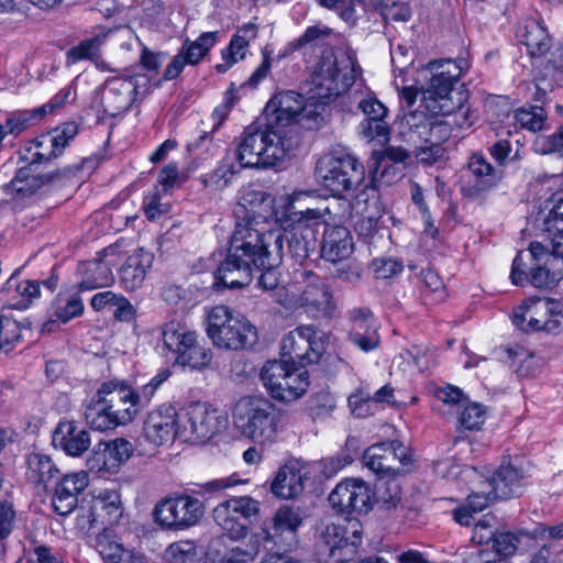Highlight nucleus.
Returning a JSON list of instances; mask_svg holds the SVG:
<instances>
[{
  "mask_svg": "<svg viewBox=\"0 0 563 563\" xmlns=\"http://www.w3.org/2000/svg\"><path fill=\"white\" fill-rule=\"evenodd\" d=\"M514 118L522 128L536 132L542 129L543 110L539 107L519 109L515 112Z\"/></svg>",
  "mask_w": 563,
  "mask_h": 563,
  "instance_id": "62",
  "label": "nucleus"
},
{
  "mask_svg": "<svg viewBox=\"0 0 563 563\" xmlns=\"http://www.w3.org/2000/svg\"><path fill=\"white\" fill-rule=\"evenodd\" d=\"M227 419L217 409L195 402L187 407L180 420L179 437L186 441H208L225 428Z\"/></svg>",
  "mask_w": 563,
  "mask_h": 563,
  "instance_id": "14",
  "label": "nucleus"
},
{
  "mask_svg": "<svg viewBox=\"0 0 563 563\" xmlns=\"http://www.w3.org/2000/svg\"><path fill=\"white\" fill-rule=\"evenodd\" d=\"M554 307V300L531 299L515 310L512 322L517 328L526 332L540 331Z\"/></svg>",
  "mask_w": 563,
  "mask_h": 563,
  "instance_id": "32",
  "label": "nucleus"
},
{
  "mask_svg": "<svg viewBox=\"0 0 563 563\" xmlns=\"http://www.w3.org/2000/svg\"><path fill=\"white\" fill-rule=\"evenodd\" d=\"M136 89L135 77H110L96 91L95 101L101 106L106 114L115 117L131 107Z\"/></svg>",
  "mask_w": 563,
  "mask_h": 563,
  "instance_id": "16",
  "label": "nucleus"
},
{
  "mask_svg": "<svg viewBox=\"0 0 563 563\" xmlns=\"http://www.w3.org/2000/svg\"><path fill=\"white\" fill-rule=\"evenodd\" d=\"M362 527L357 520H349L346 527L325 525L317 539V552L322 563H347L356 554L362 542Z\"/></svg>",
  "mask_w": 563,
  "mask_h": 563,
  "instance_id": "8",
  "label": "nucleus"
},
{
  "mask_svg": "<svg viewBox=\"0 0 563 563\" xmlns=\"http://www.w3.org/2000/svg\"><path fill=\"white\" fill-rule=\"evenodd\" d=\"M349 406L356 417H366L372 413V393L366 388H358L349 399Z\"/></svg>",
  "mask_w": 563,
  "mask_h": 563,
  "instance_id": "63",
  "label": "nucleus"
},
{
  "mask_svg": "<svg viewBox=\"0 0 563 563\" xmlns=\"http://www.w3.org/2000/svg\"><path fill=\"white\" fill-rule=\"evenodd\" d=\"M351 328L349 340L363 352H371L378 347L380 338L378 327L368 308H353L349 312Z\"/></svg>",
  "mask_w": 563,
  "mask_h": 563,
  "instance_id": "27",
  "label": "nucleus"
},
{
  "mask_svg": "<svg viewBox=\"0 0 563 563\" xmlns=\"http://www.w3.org/2000/svg\"><path fill=\"white\" fill-rule=\"evenodd\" d=\"M90 159H84L80 166H68L48 174H35L34 168L21 167L9 186L16 192L24 196L32 195L46 184L55 181L62 177L75 176L85 165L90 164Z\"/></svg>",
  "mask_w": 563,
  "mask_h": 563,
  "instance_id": "28",
  "label": "nucleus"
},
{
  "mask_svg": "<svg viewBox=\"0 0 563 563\" xmlns=\"http://www.w3.org/2000/svg\"><path fill=\"white\" fill-rule=\"evenodd\" d=\"M449 134H441L432 140L428 141L427 144L420 146H411L412 153L417 159L423 164H434L441 159L444 155L443 141L446 140Z\"/></svg>",
  "mask_w": 563,
  "mask_h": 563,
  "instance_id": "57",
  "label": "nucleus"
},
{
  "mask_svg": "<svg viewBox=\"0 0 563 563\" xmlns=\"http://www.w3.org/2000/svg\"><path fill=\"white\" fill-rule=\"evenodd\" d=\"M112 35V33H101L81 41L67 52V64L70 65L85 59L96 60L100 57L101 46L104 44L106 40Z\"/></svg>",
  "mask_w": 563,
  "mask_h": 563,
  "instance_id": "50",
  "label": "nucleus"
},
{
  "mask_svg": "<svg viewBox=\"0 0 563 563\" xmlns=\"http://www.w3.org/2000/svg\"><path fill=\"white\" fill-rule=\"evenodd\" d=\"M235 158L225 156L212 172L201 176V181L206 187L214 190H223L230 186L232 179L243 167L234 162Z\"/></svg>",
  "mask_w": 563,
  "mask_h": 563,
  "instance_id": "46",
  "label": "nucleus"
},
{
  "mask_svg": "<svg viewBox=\"0 0 563 563\" xmlns=\"http://www.w3.org/2000/svg\"><path fill=\"white\" fill-rule=\"evenodd\" d=\"M520 539L508 531H498L493 542L487 548H482L470 560L478 563H499L515 554Z\"/></svg>",
  "mask_w": 563,
  "mask_h": 563,
  "instance_id": "34",
  "label": "nucleus"
},
{
  "mask_svg": "<svg viewBox=\"0 0 563 563\" xmlns=\"http://www.w3.org/2000/svg\"><path fill=\"white\" fill-rule=\"evenodd\" d=\"M324 352V342L311 325H299L282 340L280 358L303 367L317 363Z\"/></svg>",
  "mask_w": 563,
  "mask_h": 563,
  "instance_id": "12",
  "label": "nucleus"
},
{
  "mask_svg": "<svg viewBox=\"0 0 563 563\" xmlns=\"http://www.w3.org/2000/svg\"><path fill=\"white\" fill-rule=\"evenodd\" d=\"M536 261V267H531L530 283L537 288H545L554 285L563 278V256L554 254L550 242L543 244L534 241L527 252L521 251L512 262L510 278L517 286L523 285L528 279L527 261Z\"/></svg>",
  "mask_w": 563,
  "mask_h": 563,
  "instance_id": "6",
  "label": "nucleus"
},
{
  "mask_svg": "<svg viewBox=\"0 0 563 563\" xmlns=\"http://www.w3.org/2000/svg\"><path fill=\"white\" fill-rule=\"evenodd\" d=\"M549 202L552 207L543 220V231L552 234L549 242L554 254L563 256V189L555 191Z\"/></svg>",
  "mask_w": 563,
  "mask_h": 563,
  "instance_id": "39",
  "label": "nucleus"
},
{
  "mask_svg": "<svg viewBox=\"0 0 563 563\" xmlns=\"http://www.w3.org/2000/svg\"><path fill=\"white\" fill-rule=\"evenodd\" d=\"M153 254L144 249L130 255L120 271L121 280L128 289H136L144 282L146 271L152 266Z\"/></svg>",
  "mask_w": 563,
  "mask_h": 563,
  "instance_id": "38",
  "label": "nucleus"
},
{
  "mask_svg": "<svg viewBox=\"0 0 563 563\" xmlns=\"http://www.w3.org/2000/svg\"><path fill=\"white\" fill-rule=\"evenodd\" d=\"M435 96V109H424L431 115H449L459 110L466 101V95L462 90L439 91Z\"/></svg>",
  "mask_w": 563,
  "mask_h": 563,
  "instance_id": "54",
  "label": "nucleus"
},
{
  "mask_svg": "<svg viewBox=\"0 0 563 563\" xmlns=\"http://www.w3.org/2000/svg\"><path fill=\"white\" fill-rule=\"evenodd\" d=\"M354 102L365 115L360 124V133L367 141L385 142L389 136V124L386 121L388 110L371 91L356 89L354 92Z\"/></svg>",
  "mask_w": 563,
  "mask_h": 563,
  "instance_id": "15",
  "label": "nucleus"
},
{
  "mask_svg": "<svg viewBox=\"0 0 563 563\" xmlns=\"http://www.w3.org/2000/svg\"><path fill=\"white\" fill-rule=\"evenodd\" d=\"M257 36L254 24H245L232 36L229 45L222 51L223 63L216 65L218 73H225L234 64L242 60L247 53L251 40Z\"/></svg>",
  "mask_w": 563,
  "mask_h": 563,
  "instance_id": "37",
  "label": "nucleus"
},
{
  "mask_svg": "<svg viewBox=\"0 0 563 563\" xmlns=\"http://www.w3.org/2000/svg\"><path fill=\"white\" fill-rule=\"evenodd\" d=\"M79 128L75 122L65 123L60 129L55 130V134L41 135L40 145L49 148L54 158L58 157L70 140L78 134Z\"/></svg>",
  "mask_w": 563,
  "mask_h": 563,
  "instance_id": "51",
  "label": "nucleus"
},
{
  "mask_svg": "<svg viewBox=\"0 0 563 563\" xmlns=\"http://www.w3.org/2000/svg\"><path fill=\"white\" fill-rule=\"evenodd\" d=\"M519 36L532 57L544 55L551 47L547 30L537 20H527Z\"/></svg>",
  "mask_w": 563,
  "mask_h": 563,
  "instance_id": "42",
  "label": "nucleus"
},
{
  "mask_svg": "<svg viewBox=\"0 0 563 563\" xmlns=\"http://www.w3.org/2000/svg\"><path fill=\"white\" fill-rule=\"evenodd\" d=\"M53 444L70 456L82 455L90 446V434L73 421L58 423L54 434Z\"/></svg>",
  "mask_w": 563,
  "mask_h": 563,
  "instance_id": "33",
  "label": "nucleus"
},
{
  "mask_svg": "<svg viewBox=\"0 0 563 563\" xmlns=\"http://www.w3.org/2000/svg\"><path fill=\"white\" fill-rule=\"evenodd\" d=\"M427 69L430 71L428 87L422 91L421 104L423 109H435V96H440L439 91L457 90L459 78L462 74L460 66L452 59L432 60L428 64Z\"/></svg>",
  "mask_w": 563,
  "mask_h": 563,
  "instance_id": "23",
  "label": "nucleus"
},
{
  "mask_svg": "<svg viewBox=\"0 0 563 563\" xmlns=\"http://www.w3.org/2000/svg\"><path fill=\"white\" fill-rule=\"evenodd\" d=\"M332 34V30L327 25L308 26L302 35L290 43L292 49H301L307 45H314L328 38Z\"/></svg>",
  "mask_w": 563,
  "mask_h": 563,
  "instance_id": "58",
  "label": "nucleus"
},
{
  "mask_svg": "<svg viewBox=\"0 0 563 563\" xmlns=\"http://www.w3.org/2000/svg\"><path fill=\"white\" fill-rule=\"evenodd\" d=\"M40 142L41 136L30 142V144L20 152V161L26 164L25 167L33 168L36 164L48 162L54 158L51 152H40ZM42 147L45 146L42 145Z\"/></svg>",
  "mask_w": 563,
  "mask_h": 563,
  "instance_id": "64",
  "label": "nucleus"
},
{
  "mask_svg": "<svg viewBox=\"0 0 563 563\" xmlns=\"http://www.w3.org/2000/svg\"><path fill=\"white\" fill-rule=\"evenodd\" d=\"M306 473L292 466L282 467L275 476L271 490L278 498H295L303 492Z\"/></svg>",
  "mask_w": 563,
  "mask_h": 563,
  "instance_id": "40",
  "label": "nucleus"
},
{
  "mask_svg": "<svg viewBox=\"0 0 563 563\" xmlns=\"http://www.w3.org/2000/svg\"><path fill=\"white\" fill-rule=\"evenodd\" d=\"M306 109L305 98L295 91H280L276 93L266 104L265 112L268 118V125L277 126L275 130H284L296 121Z\"/></svg>",
  "mask_w": 563,
  "mask_h": 563,
  "instance_id": "24",
  "label": "nucleus"
},
{
  "mask_svg": "<svg viewBox=\"0 0 563 563\" xmlns=\"http://www.w3.org/2000/svg\"><path fill=\"white\" fill-rule=\"evenodd\" d=\"M283 242L286 240L288 244V251L291 257L301 263L309 257L311 251L314 250L316 235L311 224L294 223L289 231H282Z\"/></svg>",
  "mask_w": 563,
  "mask_h": 563,
  "instance_id": "36",
  "label": "nucleus"
},
{
  "mask_svg": "<svg viewBox=\"0 0 563 563\" xmlns=\"http://www.w3.org/2000/svg\"><path fill=\"white\" fill-rule=\"evenodd\" d=\"M95 548L104 563L114 562L126 551L109 529H104L97 536Z\"/></svg>",
  "mask_w": 563,
  "mask_h": 563,
  "instance_id": "55",
  "label": "nucleus"
},
{
  "mask_svg": "<svg viewBox=\"0 0 563 563\" xmlns=\"http://www.w3.org/2000/svg\"><path fill=\"white\" fill-rule=\"evenodd\" d=\"M318 180L333 195L356 189L365 179L364 166L352 154H328L316 165Z\"/></svg>",
  "mask_w": 563,
  "mask_h": 563,
  "instance_id": "9",
  "label": "nucleus"
},
{
  "mask_svg": "<svg viewBox=\"0 0 563 563\" xmlns=\"http://www.w3.org/2000/svg\"><path fill=\"white\" fill-rule=\"evenodd\" d=\"M292 142L287 131L247 128L236 146L234 158L243 168H266L276 165L291 151Z\"/></svg>",
  "mask_w": 563,
  "mask_h": 563,
  "instance_id": "3",
  "label": "nucleus"
},
{
  "mask_svg": "<svg viewBox=\"0 0 563 563\" xmlns=\"http://www.w3.org/2000/svg\"><path fill=\"white\" fill-rule=\"evenodd\" d=\"M16 269L12 276L7 280L5 290L8 292L14 291L20 296V300L15 303L19 309L27 308L34 298L40 296V284L33 280L18 282L15 276Z\"/></svg>",
  "mask_w": 563,
  "mask_h": 563,
  "instance_id": "52",
  "label": "nucleus"
},
{
  "mask_svg": "<svg viewBox=\"0 0 563 563\" xmlns=\"http://www.w3.org/2000/svg\"><path fill=\"white\" fill-rule=\"evenodd\" d=\"M321 250L323 256L333 263L347 258L353 252L352 236L347 228L328 227L323 233Z\"/></svg>",
  "mask_w": 563,
  "mask_h": 563,
  "instance_id": "35",
  "label": "nucleus"
},
{
  "mask_svg": "<svg viewBox=\"0 0 563 563\" xmlns=\"http://www.w3.org/2000/svg\"><path fill=\"white\" fill-rule=\"evenodd\" d=\"M88 483V474L84 471L65 475L52 498L54 510L60 516L70 514L77 506L78 495Z\"/></svg>",
  "mask_w": 563,
  "mask_h": 563,
  "instance_id": "29",
  "label": "nucleus"
},
{
  "mask_svg": "<svg viewBox=\"0 0 563 563\" xmlns=\"http://www.w3.org/2000/svg\"><path fill=\"white\" fill-rule=\"evenodd\" d=\"M376 503L385 510L395 509L401 500V487L395 478H380L376 486Z\"/></svg>",
  "mask_w": 563,
  "mask_h": 563,
  "instance_id": "53",
  "label": "nucleus"
},
{
  "mask_svg": "<svg viewBox=\"0 0 563 563\" xmlns=\"http://www.w3.org/2000/svg\"><path fill=\"white\" fill-rule=\"evenodd\" d=\"M410 461L408 449L397 441L374 444L363 454L366 467L376 474L388 476L404 472L399 466H406Z\"/></svg>",
  "mask_w": 563,
  "mask_h": 563,
  "instance_id": "19",
  "label": "nucleus"
},
{
  "mask_svg": "<svg viewBox=\"0 0 563 563\" xmlns=\"http://www.w3.org/2000/svg\"><path fill=\"white\" fill-rule=\"evenodd\" d=\"M441 134H449L448 126L430 119L424 111H411L399 123V135L410 147L427 144Z\"/></svg>",
  "mask_w": 563,
  "mask_h": 563,
  "instance_id": "22",
  "label": "nucleus"
},
{
  "mask_svg": "<svg viewBox=\"0 0 563 563\" xmlns=\"http://www.w3.org/2000/svg\"><path fill=\"white\" fill-rule=\"evenodd\" d=\"M433 470L438 476L455 481L461 488L464 484L470 485L482 479V476L474 467H461L452 460L437 462Z\"/></svg>",
  "mask_w": 563,
  "mask_h": 563,
  "instance_id": "47",
  "label": "nucleus"
},
{
  "mask_svg": "<svg viewBox=\"0 0 563 563\" xmlns=\"http://www.w3.org/2000/svg\"><path fill=\"white\" fill-rule=\"evenodd\" d=\"M501 172L497 170L483 154H473L461 176V192L477 198L498 185Z\"/></svg>",
  "mask_w": 563,
  "mask_h": 563,
  "instance_id": "18",
  "label": "nucleus"
},
{
  "mask_svg": "<svg viewBox=\"0 0 563 563\" xmlns=\"http://www.w3.org/2000/svg\"><path fill=\"white\" fill-rule=\"evenodd\" d=\"M509 367L520 376L531 375L533 355L522 347L508 349Z\"/></svg>",
  "mask_w": 563,
  "mask_h": 563,
  "instance_id": "60",
  "label": "nucleus"
},
{
  "mask_svg": "<svg viewBox=\"0 0 563 563\" xmlns=\"http://www.w3.org/2000/svg\"><path fill=\"white\" fill-rule=\"evenodd\" d=\"M84 416L86 423L97 431H107L118 427L111 411L108 410L107 402L99 399L97 395L87 405Z\"/></svg>",
  "mask_w": 563,
  "mask_h": 563,
  "instance_id": "49",
  "label": "nucleus"
},
{
  "mask_svg": "<svg viewBox=\"0 0 563 563\" xmlns=\"http://www.w3.org/2000/svg\"><path fill=\"white\" fill-rule=\"evenodd\" d=\"M97 397L108 405V410L118 426L132 422L140 409L135 402L134 389L123 383L109 380L101 384Z\"/></svg>",
  "mask_w": 563,
  "mask_h": 563,
  "instance_id": "20",
  "label": "nucleus"
},
{
  "mask_svg": "<svg viewBox=\"0 0 563 563\" xmlns=\"http://www.w3.org/2000/svg\"><path fill=\"white\" fill-rule=\"evenodd\" d=\"M410 157V152L401 146H389L382 155H373L371 158V183L365 189L376 187L377 184H390L396 175L393 163H405Z\"/></svg>",
  "mask_w": 563,
  "mask_h": 563,
  "instance_id": "31",
  "label": "nucleus"
},
{
  "mask_svg": "<svg viewBox=\"0 0 563 563\" xmlns=\"http://www.w3.org/2000/svg\"><path fill=\"white\" fill-rule=\"evenodd\" d=\"M45 115L46 107L11 112L4 123H1L3 139L8 135L16 137Z\"/></svg>",
  "mask_w": 563,
  "mask_h": 563,
  "instance_id": "44",
  "label": "nucleus"
},
{
  "mask_svg": "<svg viewBox=\"0 0 563 563\" xmlns=\"http://www.w3.org/2000/svg\"><path fill=\"white\" fill-rule=\"evenodd\" d=\"M165 558L169 563H198L197 545L190 540H180L168 545Z\"/></svg>",
  "mask_w": 563,
  "mask_h": 563,
  "instance_id": "56",
  "label": "nucleus"
},
{
  "mask_svg": "<svg viewBox=\"0 0 563 563\" xmlns=\"http://www.w3.org/2000/svg\"><path fill=\"white\" fill-rule=\"evenodd\" d=\"M284 418L282 410L263 397H242L232 408L235 430L257 444L275 442L285 427Z\"/></svg>",
  "mask_w": 563,
  "mask_h": 563,
  "instance_id": "2",
  "label": "nucleus"
},
{
  "mask_svg": "<svg viewBox=\"0 0 563 563\" xmlns=\"http://www.w3.org/2000/svg\"><path fill=\"white\" fill-rule=\"evenodd\" d=\"M260 503L250 496H241L220 503L212 512L213 520L221 530L233 541L247 536V527L241 519L257 515Z\"/></svg>",
  "mask_w": 563,
  "mask_h": 563,
  "instance_id": "13",
  "label": "nucleus"
},
{
  "mask_svg": "<svg viewBox=\"0 0 563 563\" xmlns=\"http://www.w3.org/2000/svg\"><path fill=\"white\" fill-rule=\"evenodd\" d=\"M177 428V411L168 404H163L150 411L143 421L142 437L153 449L172 443L179 437Z\"/></svg>",
  "mask_w": 563,
  "mask_h": 563,
  "instance_id": "21",
  "label": "nucleus"
},
{
  "mask_svg": "<svg viewBox=\"0 0 563 563\" xmlns=\"http://www.w3.org/2000/svg\"><path fill=\"white\" fill-rule=\"evenodd\" d=\"M26 464V477L35 485H46L59 473L52 459L42 453H31L27 456Z\"/></svg>",
  "mask_w": 563,
  "mask_h": 563,
  "instance_id": "45",
  "label": "nucleus"
},
{
  "mask_svg": "<svg viewBox=\"0 0 563 563\" xmlns=\"http://www.w3.org/2000/svg\"><path fill=\"white\" fill-rule=\"evenodd\" d=\"M266 221L249 217L238 222L231 236L227 256L216 272V286L243 288L253 279V272H261L257 285L273 290L278 285L274 269L283 260V234L279 230L258 228Z\"/></svg>",
  "mask_w": 563,
  "mask_h": 563,
  "instance_id": "1",
  "label": "nucleus"
},
{
  "mask_svg": "<svg viewBox=\"0 0 563 563\" xmlns=\"http://www.w3.org/2000/svg\"><path fill=\"white\" fill-rule=\"evenodd\" d=\"M207 334L214 346L225 351H240L257 341L256 327L242 313L224 305L207 312Z\"/></svg>",
  "mask_w": 563,
  "mask_h": 563,
  "instance_id": "5",
  "label": "nucleus"
},
{
  "mask_svg": "<svg viewBox=\"0 0 563 563\" xmlns=\"http://www.w3.org/2000/svg\"><path fill=\"white\" fill-rule=\"evenodd\" d=\"M527 479V470L519 459L504 461L489 482L483 481L493 488L494 498L506 499L521 492Z\"/></svg>",
  "mask_w": 563,
  "mask_h": 563,
  "instance_id": "25",
  "label": "nucleus"
},
{
  "mask_svg": "<svg viewBox=\"0 0 563 563\" xmlns=\"http://www.w3.org/2000/svg\"><path fill=\"white\" fill-rule=\"evenodd\" d=\"M372 490L362 479L347 478L329 495V503L339 514H367L372 508Z\"/></svg>",
  "mask_w": 563,
  "mask_h": 563,
  "instance_id": "17",
  "label": "nucleus"
},
{
  "mask_svg": "<svg viewBox=\"0 0 563 563\" xmlns=\"http://www.w3.org/2000/svg\"><path fill=\"white\" fill-rule=\"evenodd\" d=\"M493 521L494 518L489 515L479 519L474 526L472 540L484 548L489 547L498 532L493 526Z\"/></svg>",
  "mask_w": 563,
  "mask_h": 563,
  "instance_id": "61",
  "label": "nucleus"
},
{
  "mask_svg": "<svg viewBox=\"0 0 563 563\" xmlns=\"http://www.w3.org/2000/svg\"><path fill=\"white\" fill-rule=\"evenodd\" d=\"M309 280L305 288L301 290L298 301L307 312L311 314L329 313L332 308V295L327 284L312 272H303Z\"/></svg>",
  "mask_w": 563,
  "mask_h": 563,
  "instance_id": "30",
  "label": "nucleus"
},
{
  "mask_svg": "<svg viewBox=\"0 0 563 563\" xmlns=\"http://www.w3.org/2000/svg\"><path fill=\"white\" fill-rule=\"evenodd\" d=\"M302 523V514L300 508H294L288 505L280 506L274 515L272 533L267 538L283 537L289 534L291 537L290 542L296 541V534L298 528ZM291 543H289L290 545Z\"/></svg>",
  "mask_w": 563,
  "mask_h": 563,
  "instance_id": "41",
  "label": "nucleus"
},
{
  "mask_svg": "<svg viewBox=\"0 0 563 563\" xmlns=\"http://www.w3.org/2000/svg\"><path fill=\"white\" fill-rule=\"evenodd\" d=\"M356 77V62L351 55L325 52L310 76L309 93L313 99L329 102L345 95L355 85Z\"/></svg>",
  "mask_w": 563,
  "mask_h": 563,
  "instance_id": "4",
  "label": "nucleus"
},
{
  "mask_svg": "<svg viewBox=\"0 0 563 563\" xmlns=\"http://www.w3.org/2000/svg\"><path fill=\"white\" fill-rule=\"evenodd\" d=\"M218 32H205L196 41L185 43L166 67L164 80L177 78L186 65H197L217 43Z\"/></svg>",
  "mask_w": 563,
  "mask_h": 563,
  "instance_id": "26",
  "label": "nucleus"
},
{
  "mask_svg": "<svg viewBox=\"0 0 563 563\" xmlns=\"http://www.w3.org/2000/svg\"><path fill=\"white\" fill-rule=\"evenodd\" d=\"M486 419V410L478 402L468 404L460 415V423L467 430H479Z\"/></svg>",
  "mask_w": 563,
  "mask_h": 563,
  "instance_id": "59",
  "label": "nucleus"
},
{
  "mask_svg": "<svg viewBox=\"0 0 563 563\" xmlns=\"http://www.w3.org/2000/svg\"><path fill=\"white\" fill-rule=\"evenodd\" d=\"M205 515L202 501L190 495H177L156 504L155 522L165 530L179 531L196 526Z\"/></svg>",
  "mask_w": 563,
  "mask_h": 563,
  "instance_id": "11",
  "label": "nucleus"
},
{
  "mask_svg": "<svg viewBox=\"0 0 563 563\" xmlns=\"http://www.w3.org/2000/svg\"><path fill=\"white\" fill-rule=\"evenodd\" d=\"M93 509L108 525L119 523L124 511L120 495L113 490L100 493L93 500Z\"/></svg>",
  "mask_w": 563,
  "mask_h": 563,
  "instance_id": "48",
  "label": "nucleus"
},
{
  "mask_svg": "<svg viewBox=\"0 0 563 563\" xmlns=\"http://www.w3.org/2000/svg\"><path fill=\"white\" fill-rule=\"evenodd\" d=\"M84 303L78 295H58L54 302L49 320L44 324V330L52 331L56 322L66 323L73 318L81 316Z\"/></svg>",
  "mask_w": 563,
  "mask_h": 563,
  "instance_id": "43",
  "label": "nucleus"
},
{
  "mask_svg": "<svg viewBox=\"0 0 563 563\" xmlns=\"http://www.w3.org/2000/svg\"><path fill=\"white\" fill-rule=\"evenodd\" d=\"M164 345L177 354V362L194 369L207 367L212 358L211 350L201 345L197 334L177 320H170L161 328Z\"/></svg>",
  "mask_w": 563,
  "mask_h": 563,
  "instance_id": "10",
  "label": "nucleus"
},
{
  "mask_svg": "<svg viewBox=\"0 0 563 563\" xmlns=\"http://www.w3.org/2000/svg\"><path fill=\"white\" fill-rule=\"evenodd\" d=\"M260 376L268 394L278 401L297 400L309 386L307 371L288 363L287 358L266 362Z\"/></svg>",
  "mask_w": 563,
  "mask_h": 563,
  "instance_id": "7",
  "label": "nucleus"
}]
</instances>
